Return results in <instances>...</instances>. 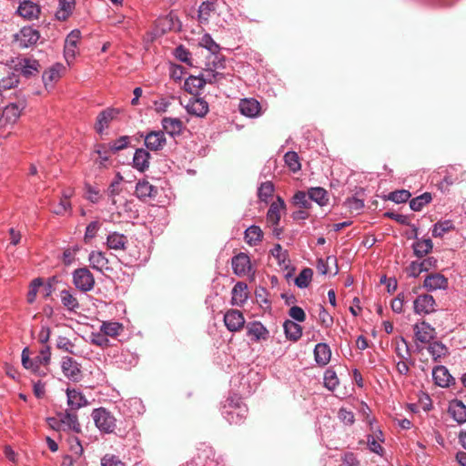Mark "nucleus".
<instances>
[{
	"mask_svg": "<svg viewBox=\"0 0 466 466\" xmlns=\"http://www.w3.org/2000/svg\"><path fill=\"white\" fill-rule=\"evenodd\" d=\"M92 418L96 426L100 431L105 433H111L115 431L116 426V420L105 408L95 409L92 412Z\"/></svg>",
	"mask_w": 466,
	"mask_h": 466,
	"instance_id": "nucleus-1",
	"label": "nucleus"
},
{
	"mask_svg": "<svg viewBox=\"0 0 466 466\" xmlns=\"http://www.w3.org/2000/svg\"><path fill=\"white\" fill-rule=\"evenodd\" d=\"M73 283L82 292H88L94 289L95 278L90 270L84 267L73 272Z\"/></svg>",
	"mask_w": 466,
	"mask_h": 466,
	"instance_id": "nucleus-2",
	"label": "nucleus"
},
{
	"mask_svg": "<svg viewBox=\"0 0 466 466\" xmlns=\"http://www.w3.org/2000/svg\"><path fill=\"white\" fill-rule=\"evenodd\" d=\"M40 37L36 29L31 26H24L14 35V41L19 48H27L35 45Z\"/></svg>",
	"mask_w": 466,
	"mask_h": 466,
	"instance_id": "nucleus-3",
	"label": "nucleus"
},
{
	"mask_svg": "<svg viewBox=\"0 0 466 466\" xmlns=\"http://www.w3.org/2000/svg\"><path fill=\"white\" fill-rule=\"evenodd\" d=\"M224 323L227 329L231 332H237L243 329L245 318L238 309H228L224 315Z\"/></svg>",
	"mask_w": 466,
	"mask_h": 466,
	"instance_id": "nucleus-4",
	"label": "nucleus"
},
{
	"mask_svg": "<svg viewBox=\"0 0 466 466\" xmlns=\"http://www.w3.org/2000/svg\"><path fill=\"white\" fill-rule=\"evenodd\" d=\"M14 63L13 67L15 71H20L25 77H29L39 72L40 65L38 61L30 58H18Z\"/></svg>",
	"mask_w": 466,
	"mask_h": 466,
	"instance_id": "nucleus-5",
	"label": "nucleus"
},
{
	"mask_svg": "<svg viewBox=\"0 0 466 466\" xmlns=\"http://www.w3.org/2000/svg\"><path fill=\"white\" fill-rule=\"evenodd\" d=\"M416 314H430L435 311L436 302L431 295L422 294L413 302Z\"/></svg>",
	"mask_w": 466,
	"mask_h": 466,
	"instance_id": "nucleus-6",
	"label": "nucleus"
},
{
	"mask_svg": "<svg viewBox=\"0 0 466 466\" xmlns=\"http://www.w3.org/2000/svg\"><path fill=\"white\" fill-rule=\"evenodd\" d=\"M233 272L239 276H246L251 271V263L249 257L245 253H239L232 258Z\"/></svg>",
	"mask_w": 466,
	"mask_h": 466,
	"instance_id": "nucleus-7",
	"label": "nucleus"
},
{
	"mask_svg": "<svg viewBox=\"0 0 466 466\" xmlns=\"http://www.w3.org/2000/svg\"><path fill=\"white\" fill-rule=\"evenodd\" d=\"M118 114V109L110 107L100 112L95 124L96 131L100 135L103 134L104 130L109 127L111 121L114 120Z\"/></svg>",
	"mask_w": 466,
	"mask_h": 466,
	"instance_id": "nucleus-8",
	"label": "nucleus"
},
{
	"mask_svg": "<svg viewBox=\"0 0 466 466\" xmlns=\"http://www.w3.org/2000/svg\"><path fill=\"white\" fill-rule=\"evenodd\" d=\"M145 145L151 151L161 150L167 144V139L163 131H150L145 137Z\"/></svg>",
	"mask_w": 466,
	"mask_h": 466,
	"instance_id": "nucleus-9",
	"label": "nucleus"
},
{
	"mask_svg": "<svg viewBox=\"0 0 466 466\" xmlns=\"http://www.w3.org/2000/svg\"><path fill=\"white\" fill-rule=\"evenodd\" d=\"M81 37V32L77 29L71 31L65 41V57L67 62L73 60L76 55L77 43Z\"/></svg>",
	"mask_w": 466,
	"mask_h": 466,
	"instance_id": "nucleus-10",
	"label": "nucleus"
},
{
	"mask_svg": "<svg viewBox=\"0 0 466 466\" xmlns=\"http://www.w3.org/2000/svg\"><path fill=\"white\" fill-rule=\"evenodd\" d=\"M286 204L284 200L278 197L277 200L274 201L267 213V221L271 226H278L281 218V213L285 210Z\"/></svg>",
	"mask_w": 466,
	"mask_h": 466,
	"instance_id": "nucleus-11",
	"label": "nucleus"
},
{
	"mask_svg": "<svg viewBox=\"0 0 466 466\" xmlns=\"http://www.w3.org/2000/svg\"><path fill=\"white\" fill-rule=\"evenodd\" d=\"M238 109L243 116L256 117L259 116L261 106L258 100L254 98H245L240 100Z\"/></svg>",
	"mask_w": 466,
	"mask_h": 466,
	"instance_id": "nucleus-12",
	"label": "nucleus"
},
{
	"mask_svg": "<svg viewBox=\"0 0 466 466\" xmlns=\"http://www.w3.org/2000/svg\"><path fill=\"white\" fill-rule=\"evenodd\" d=\"M414 332L416 339L421 343H429L435 337V329L430 324L422 321L420 324L414 325Z\"/></svg>",
	"mask_w": 466,
	"mask_h": 466,
	"instance_id": "nucleus-13",
	"label": "nucleus"
},
{
	"mask_svg": "<svg viewBox=\"0 0 466 466\" xmlns=\"http://www.w3.org/2000/svg\"><path fill=\"white\" fill-rule=\"evenodd\" d=\"M24 107L23 104L12 103L7 105L3 110L0 121L4 124L15 123L19 118Z\"/></svg>",
	"mask_w": 466,
	"mask_h": 466,
	"instance_id": "nucleus-14",
	"label": "nucleus"
},
{
	"mask_svg": "<svg viewBox=\"0 0 466 466\" xmlns=\"http://www.w3.org/2000/svg\"><path fill=\"white\" fill-rule=\"evenodd\" d=\"M62 370L66 377L68 379L77 381L81 377V370L76 360H74L71 357L63 358L62 361Z\"/></svg>",
	"mask_w": 466,
	"mask_h": 466,
	"instance_id": "nucleus-15",
	"label": "nucleus"
},
{
	"mask_svg": "<svg viewBox=\"0 0 466 466\" xmlns=\"http://www.w3.org/2000/svg\"><path fill=\"white\" fill-rule=\"evenodd\" d=\"M187 112L198 117L205 116L208 112V102L201 97L191 99L186 106Z\"/></svg>",
	"mask_w": 466,
	"mask_h": 466,
	"instance_id": "nucleus-16",
	"label": "nucleus"
},
{
	"mask_svg": "<svg viewBox=\"0 0 466 466\" xmlns=\"http://www.w3.org/2000/svg\"><path fill=\"white\" fill-rule=\"evenodd\" d=\"M137 197L142 200L147 198H154L157 197V188L147 180L138 181L135 191Z\"/></svg>",
	"mask_w": 466,
	"mask_h": 466,
	"instance_id": "nucleus-17",
	"label": "nucleus"
},
{
	"mask_svg": "<svg viewBox=\"0 0 466 466\" xmlns=\"http://www.w3.org/2000/svg\"><path fill=\"white\" fill-rule=\"evenodd\" d=\"M432 377L435 383L442 388L449 387L454 380L449 370L444 366H438L432 370Z\"/></svg>",
	"mask_w": 466,
	"mask_h": 466,
	"instance_id": "nucleus-18",
	"label": "nucleus"
},
{
	"mask_svg": "<svg viewBox=\"0 0 466 466\" xmlns=\"http://www.w3.org/2000/svg\"><path fill=\"white\" fill-rule=\"evenodd\" d=\"M248 336L253 337L255 341L266 340L268 338V330L259 322H249L246 326Z\"/></svg>",
	"mask_w": 466,
	"mask_h": 466,
	"instance_id": "nucleus-19",
	"label": "nucleus"
},
{
	"mask_svg": "<svg viewBox=\"0 0 466 466\" xmlns=\"http://www.w3.org/2000/svg\"><path fill=\"white\" fill-rule=\"evenodd\" d=\"M127 237L118 232H112L106 238V246L109 249L126 250Z\"/></svg>",
	"mask_w": 466,
	"mask_h": 466,
	"instance_id": "nucleus-20",
	"label": "nucleus"
},
{
	"mask_svg": "<svg viewBox=\"0 0 466 466\" xmlns=\"http://www.w3.org/2000/svg\"><path fill=\"white\" fill-rule=\"evenodd\" d=\"M447 286V279L440 273L430 274L424 280V287L429 290L446 289Z\"/></svg>",
	"mask_w": 466,
	"mask_h": 466,
	"instance_id": "nucleus-21",
	"label": "nucleus"
},
{
	"mask_svg": "<svg viewBox=\"0 0 466 466\" xmlns=\"http://www.w3.org/2000/svg\"><path fill=\"white\" fill-rule=\"evenodd\" d=\"M17 12L24 18L31 20L38 17L40 7L35 2H20Z\"/></svg>",
	"mask_w": 466,
	"mask_h": 466,
	"instance_id": "nucleus-22",
	"label": "nucleus"
},
{
	"mask_svg": "<svg viewBox=\"0 0 466 466\" xmlns=\"http://www.w3.org/2000/svg\"><path fill=\"white\" fill-rule=\"evenodd\" d=\"M248 298V285L244 282H238L232 289L231 304L241 306Z\"/></svg>",
	"mask_w": 466,
	"mask_h": 466,
	"instance_id": "nucleus-23",
	"label": "nucleus"
},
{
	"mask_svg": "<svg viewBox=\"0 0 466 466\" xmlns=\"http://www.w3.org/2000/svg\"><path fill=\"white\" fill-rule=\"evenodd\" d=\"M67 396V404L70 406L71 410H76L82 407H85L88 404L86 397L76 390H66Z\"/></svg>",
	"mask_w": 466,
	"mask_h": 466,
	"instance_id": "nucleus-24",
	"label": "nucleus"
},
{
	"mask_svg": "<svg viewBox=\"0 0 466 466\" xmlns=\"http://www.w3.org/2000/svg\"><path fill=\"white\" fill-rule=\"evenodd\" d=\"M88 260L91 267L100 272H102L104 268H108V259L106 257V254L102 251H91L88 257Z\"/></svg>",
	"mask_w": 466,
	"mask_h": 466,
	"instance_id": "nucleus-25",
	"label": "nucleus"
},
{
	"mask_svg": "<svg viewBox=\"0 0 466 466\" xmlns=\"http://www.w3.org/2000/svg\"><path fill=\"white\" fill-rule=\"evenodd\" d=\"M314 357L319 366L327 365L331 357V351L328 344L319 343L314 349Z\"/></svg>",
	"mask_w": 466,
	"mask_h": 466,
	"instance_id": "nucleus-26",
	"label": "nucleus"
},
{
	"mask_svg": "<svg viewBox=\"0 0 466 466\" xmlns=\"http://www.w3.org/2000/svg\"><path fill=\"white\" fill-rule=\"evenodd\" d=\"M62 426L67 427L69 430L76 433L81 431V426L78 422L77 415L69 411L58 413Z\"/></svg>",
	"mask_w": 466,
	"mask_h": 466,
	"instance_id": "nucleus-27",
	"label": "nucleus"
},
{
	"mask_svg": "<svg viewBox=\"0 0 466 466\" xmlns=\"http://www.w3.org/2000/svg\"><path fill=\"white\" fill-rule=\"evenodd\" d=\"M150 154L144 148H138L136 150L133 164L134 167L139 171H145L149 167Z\"/></svg>",
	"mask_w": 466,
	"mask_h": 466,
	"instance_id": "nucleus-28",
	"label": "nucleus"
},
{
	"mask_svg": "<svg viewBox=\"0 0 466 466\" xmlns=\"http://www.w3.org/2000/svg\"><path fill=\"white\" fill-rule=\"evenodd\" d=\"M449 412L458 423L466 422V406L461 400H453L450 405Z\"/></svg>",
	"mask_w": 466,
	"mask_h": 466,
	"instance_id": "nucleus-29",
	"label": "nucleus"
},
{
	"mask_svg": "<svg viewBox=\"0 0 466 466\" xmlns=\"http://www.w3.org/2000/svg\"><path fill=\"white\" fill-rule=\"evenodd\" d=\"M162 127L167 133L176 136L182 132L183 123L178 118L164 117L162 119Z\"/></svg>",
	"mask_w": 466,
	"mask_h": 466,
	"instance_id": "nucleus-30",
	"label": "nucleus"
},
{
	"mask_svg": "<svg viewBox=\"0 0 466 466\" xmlns=\"http://www.w3.org/2000/svg\"><path fill=\"white\" fill-rule=\"evenodd\" d=\"M60 299L63 306L69 311L76 312L80 308L77 299L68 289L60 291Z\"/></svg>",
	"mask_w": 466,
	"mask_h": 466,
	"instance_id": "nucleus-31",
	"label": "nucleus"
},
{
	"mask_svg": "<svg viewBox=\"0 0 466 466\" xmlns=\"http://www.w3.org/2000/svg\"><path fill=\"white\" fill-rule=\"evenodd\" d=\"M413 251L416 257L422 258L429 254L433 248L431 239H417L412 245Z\"/></svg>",
	"mask_w": 466,
	"mask_h": 466,
	"instance_id": "nucleus-32",
	"label": "nucleus"
},
{
	"mask_svg": "<svg viewBox=\"0 0 466 466\" xmlns=\"http://www.w3.org/2000/svg\"><path fill=\"white\" fill-rule=\"evenodd\" d=\"M286 337L293 341L298 340L302 335V328L292 320H286L283 324Z\"/></svg>",
	"mask_w": 466,
	"mask_h": 466,
	"instance_id": "nucleus-33",
	"label": "nucleus"
},
{
	"mask_svg": "<svg viewBox=\"0 0 466 466\" xmlns=\"http://www.w3.org/2000/svg\"><path fill=\"white\" fill-rule=\"evenodd\" d=\"M263 238V232L258 226H250L245 231V240L250 246L258 245Z\"/></svg>",
	"mask_w": 466,
	"mask_h": 466,
	"instance_id": "nucleus-34",
	"label": "nucleus"
},
{
	"mask_svg": "<svg viewBox=\"0 0 466 466\" xmlns=\"http://www.w3.org/2000/svg\"><path fill=\"white\" fill-rule=\"evenodd\" d=\"M205 86V80L201 76H188L184 84L185 90L190 94H197Z\"/></svg>",
	"mask_w": 466,
	"mask_h": 466,
	"instance_id": "nucleus-35",
	"label": "nucleus"
},
{
	"mask_svg": "<svg viewBox=\"0 0 466 466\" xmlns=\"http://www.w3.org/2000/svg\"><path fill=\"white\" fill-rule=\"evenodd\" d=\"M223 56L218 53L211 54L207 56V62L205 63V68H211L213 71L224 68Z\"/></svg>",
	"mask_w": 466,
	"mask_h": 466,
	"instance_id": "nucleus-36",
	"label": "nucleus"
},
{
	"mask_svg": "<svg viewBox=\"0 0 466 466\" xmlns=\"http://www.w3.org/2000/svg\"><path fill=\"white\" fill-rule=\"evenodd\" d=\"M270 253L278 260L279 266L288 268L289 263V253L282 248L280 244H276Z\"/></svg>",
	"mask_w": 466,
	"mask_h": 466,
	"instance_id": "nucleus-37",
	"label": "nucleus"
},
{
	"mask_svg": "<svg viewBox=\"0 0 466 466\" xmlns=\"http://www.w3.org/2000/svg\"><path fill=\"white\" fill-rule=\"evenodd\" d=\"M22 364L27 370H32L34 373L45 375L46 372L40 370V367L35 363V360H31L29 357L28 348H25L22 351Z\"/></svg>",
	"mask_w": 466,
	"mask_h": 466,
	"instance_id": "nucleus-38",
	"label": "nucleus"
},
{
	"mask_svg": "<svg viewBox=\"0 0 466 466\" xmlns=\"http://www.w3.org/2000/svg\"><path fill=\"white\" fill-rule=\"evenodd\" d=\"M454 229V224L451 220L439 221L433 226L432 236L441 238L445 233Z\"/></svg>",
	"mask_w": 466,
	"mask_h": 466,
	"instance_id": "nucleus-39",
	"label": "nucleus"
},
{
	"mask_svg": "<svg viewBox=\"0 0 466 466\" xmlns=\"http://www.w3.org/2000/svg\"><path fill=\"white\" fill-rule=\"evenodd\" d=\"M309 198L319 206H324L328 202L327 191L322 187H312L309 190Z\"/></svg>",
	"mask_w": 466,
	"mask_h": 466,
	"instance_id": "nucleus-40",
	"label": "nucleus"
},
{
	"mask_svg": "<svg viewBox=\"0 0 466 466\" xmlns=\"http://www.w3.org/2000/svg\"><path fill=\"white\" fill-rule=\"evenodd\" d=\"M431 199H432L431 194L425 192L422 195H420L415 198H412L410 201V207L414 211H420L422 209V208L424 206L429 204L431 201Z\"/></svg>",
	"mask_w": 466,
	"mask_h": 466,
	"instance_id": "nucleus-41",
	"label": "nucleus"
},
{
	"mask_svg": "<svg viewBox=\"0 0 466 466\" xmlns=\"http://www.w3.org/2000/svg\"><path fill=\"white\" fill-rule=\"evenodd\" d=\"M123 329V327L118 322H103L100 331L106 337H116Z\"/></svg>",
	"mask_w": 466,
	"mask_h": 466,
	"instance_id": "nucleus-42",
	"label": "nucleus"
},
{
	"mask_svg": "<svg viewBox=\"0 0 466 466\" xmlns=\"http://www.w3.org/2000/svg\"><path fill=\"white\" fill-rule=\"evenodd\" d=\"M428 350L434 360H438L440 358L445 356L448 353V350L445 345L439 341L431 343Z\"/></svg>",
	"mask_w": 466,
	"mask_h": 466,
	"instance_id": "nucleus-43",
	"label": "nucleus"
},
{
	"mask_svg": "<svg viewBox=\"0 0 466 466\" xmlns=\"http://www.w3.org/2000/svg\"><path fill=\"white\" fill-rule=\"evenodd\" d=\"M284 160L287 166L292 172H297L301 168L299 157L294 151H289L285 154Z\"/></svg>",
	"mask_w": 466,
	"mask_h": 466,
	"instance_id": "nucleus-44",
	"label": "nucleus"
},
{
	"mask_svg": "<svg viewBox=\"0 0 466 466\" xmlns=\"http://www.w3.org/2000/svg\"><path fill=\"white\" fill-rule=\"evenodd\" d=\"M199 46L206 48L208 54L218 53L220 50V46L213 40V38L208 34H205L201 37L199 41Z\"/></svg>",
	"mask_w": 466,
	"mask_h": 466,
	"instance_id": "nucleus-45",
	"label": "nucleus"
},
{
	"mask_svg": "<svg viewBox=\"0 0 466 466\" xmlns=\"http://www.w3.org/2000/svg\"><path fill=\"white\" fill-rule=\"evenodd\" d=\"M76 2H60L61 7L56 13V17L60 21H65L71 15Z\"/></svg>",
	"mask_w": 466,
	"mask_h": 466,
	"instance_id": "nucleus-46",
	"label": "nucleus"
},
{
	"mask_svg": "<svg viewBox=\"0 0 466 466\" xmlns=\"http://www.w3.org/2000/svg\"><path fill=\"white\" fill-rule=\"evenodd\" d=\"M313 271L311 268H304L299 274V276L295 279V284L299 288H307L312 279Z\"/></svg>",
	"mask_w": 466,
	"mask_h": 466,
	"instance_id": "nucleus-47",
	"label": "nucleus"
},
{
	"mask_svg": "<svg viewBox=\"0 0 466 466\" xmlns=\"http://www.w3.org/2000/svg\"><path fill=\"white\" fill-rule=\"evenodd\" d=\"M205 80V85L214 84L224 77V75L218 71H213L211 68H205L204 73L200 76Z\"/></svg>",
	"mask_w": 466,
	"mask_h": 466,
	"instance_id": "nucleus-48",
	"label": "nucleus"
},
{
	"mask_svg": "<svg viewBox=\"0 0 466 466\" xmlns=\"http://www.w3.org/2000/svg\"><path fill=\"white\" fill-rule=\"evenodd\" d=\"M294 204L298 205L300 208H303L305 209L310 208L311 207V199L309 198V195L306 194L303 191H298L294 197Z\"/></svg>",
	"mask_w": 466,
	"mask_h": 466,
	"instance_id": "nucleus-49",
	"label": "nucleus"
},
{
	"mask_svg": "<svg viewBox=\"0 0 466 466\" xmlns=\"http://www.w3.org/2000/svg\"><path fill=\"white\" fill-rule=\"evenodd\" d=\"M18 82V76L15 73H11L6 77H3L0 80V90H7L15 87Z\"/></svg>",
	"mask_w": 466,
	"mask_h": 466,
	"instance_id": "nucleus-50",
	"label": "nucleus"
},
{
	"mask_svg": "<svg viewBox=\"0 0 466 466\" xmlns=\"http://www.w3.org/2000/svg\"><path fill=\"white\" fill-rule=\"evenodd\" d=\"M324 385L327 389L333 390L339 385L337 374L332 370H327L324 373Z\"/></svg>",
	"mask_w": 466,
	"mask_h": 466,
	"instance_id": "nucleus-51",
	"label": "nucleus"
},
{
	"mask_svg": "<svg viewBox=\"0 0 466 466\" xmlns=\"http://www.w3.org/2000/svg\"><path fill=\"white\" fill-rule=\"evenodd\" d=\"M71 210L70 195H63L59 204L55 208L54 213L56 215H65L66 211Z\"/></svg>",
	"mask_w": 466,
	"mask_h": 466,
	"instance_id": "nucleus-52",
	"label": "nucleus"
},
{
	"mask_svg": "<svg viewBox=\"0 0 466 466\" xmlns=\"http://www.w3.org/2000/svg\"><path fill=\"white\" fill-rule=\"evenodd\" d=\"M410 193L408 190L401 189L390 193L388 198L395 203H404L410 198Z\"/></svg>",
	"mask_w": 466,
	"mask_h": 466,
	"instance_id": "nucleus-53",
	"label": "nucleus"
},
{
	"mask_svg": "<svg viewBox=\"0 0 466 466\" xmlns=\"http://www.w3.org/2000/svg\"><path fill=\"white\" fill-rule=\"evenodd\" d=\"M212 11H214V2H202L198 8L199 19L208 21Z\"/></svg>",
	"mask_w": 466,
	"mask_h": 466,
	"instance_id": "nucleus-54",
	"label": "nucleus"
},
{
	"mask_svg": "<svg viewBox=\"0 0 466 466\" xmlns=\"http://www.w3.org/2000/svg\"><path fill=\"white\" fill-rule=\"evenodd\" d=\"M101 466H126L118 456L111 453H106L101 459Z\"/></svg>",
	"mask_w": 466,
	"mask_h": 466,
	"instance_id": "nucleus-55",
	"label": "nucleus"
},
{
	"mask_svg": "<svg viewBox=\"0 0 466 466\" xmlns=\"http://www.w3.org/2000/svg\"><path fill=\"white\" fill-rule=\"evenodd\" d=\"M51 351L49 346H45L40 350L39 355L35 359V363L46 367L50 362Z\"/></svg>",
	"mask_w": 466,
	"mask_h": 466,
	"instance_id": "nucleus-56",
	"label": "nucleus"
},
{
	"mask_svg": "<svg viewBox=\"0 0 466 466\" xmlns=\"http://www.w3.org/2000/svg\"><path fill=\"white\" fill-rule=\"evenodd\" d=\"M174 54H175L176 57H177L179 61H181V62H183V63H186L187 65H189V66H191V65H192V64H191V58H190L191 54H190V52H189L187 48H185L183 46H177V47L175 49V53H174Z\"/></svg>",
	"mask_w": 466,
	"mask_h": 466,
	"instance_id": "nucleus-57",
	"label": "nucleus"
},
{
	"mask_svg": "<svg viewBox=\"0 0 466 466\" xmlns=\"http://www.w3.org/2000/svg\"><path fill=\"white\" fill-rule=\"evenodd\" d=\"M273 192V184L271 182H264L258 188V198L261 200L266 201L268 197L272 196Z\"/></svg>",
	"mask_w": 466,
	"mask_h": 466,
	"instance_id": "nucleus-58",
	"label": "nucleus"
},
{
	"mask_svg": "<svg viewBox=\"0 0 466 466\" xmlns=\"http://www.w3.org/2000/svg\"><path fill=\"white\" fill-rule=\"evenodd\" d=\"M96 153L98 155L101 159L100 164L103 165L104 162L107 161L110 157V155L113 154L110 150V145L100 144L96 146Z\"/></svg>",
	"mask_w": 466,
	"mask_h": 466,
	"instance_id": "nucleus-59",
	"label": "nucleus"
},
{
	"mask_svg": "<svg viewBox=\"0 0 466 466\" xmlns=\"http://www.w3.org/2000/svg\"><path fill=\"white\" fill-rule=\"evenodd\" d=\"M90 341L92 344L106 348L109 346V340L107 337L103 333H92L90 335Z\"/></svg>",
	"mask_w": 466,
	"mask_h": 466,
	"instance_id": "nucleus-60",
	"label": "nucleus"
},
{
	"mask_svg": "<svg viewBox=\"0 0 466 466\" xmlns=\"http://www.w3.org/2000/svg\"><path fill=\"white\" fill-rule=\"evenodd\" d=\"M129 143L127 136L120 137L118 139L110 144V150L113 154L126 148Z\"/></svg>",
	"mask_w": 466,
	"mask_h": 466,
	"instance_id": "nucleus-61",
	"label": "nucleus"
},
{
	"mask_svg": "<svg viewBox=\"0 0 466 466\" xmlns=\"http://www.w3.org/2000/svg\"><path fill=\"white\" fill-rule=\"evenodd\" d=\"M99 223L97 221H92L89 223L86 228V233L84 237L85 242H89L92 238H94L99 229Z\"/></svg>",
	"mask_w": 466,
	"mask_h": 466,
	"instance_id": "nucleus-62",
	"label": "nucleus"
},
{
	"mask_svg": "<svg viewBox=\"0 0 466 466\" xmlns=\"http://www.w3.org/2000/svg\"><path fill=\"white\" fill-rule=\"evenodd\" d=\"M42 77L45 85L47 86L60 77L59 70L56 67H52L48 71L44 72Z\"/></svg>",
	"mask_w": 466,
	"mask_h": 466,
	"instance_id": "nucleus-63",
	"label": "nucleus"
},
{
	"mask_svg": "<svg viewBox=\"0 0 466 466\" xmlns=\"http://www.w3.org/2000/svg\"><path fill=\"white\" fill-rule=\"evenodd\" d=\"M319 319L320 323L325 327H330L333 323V318L331 315L324 309L322 305L319 306Z\"/></svg>",
	"mask_w": 466,
	"mask_h": 466,
	"instance_id": "nucleus-64",
	"label": "nucleus"
}]
</instances>
